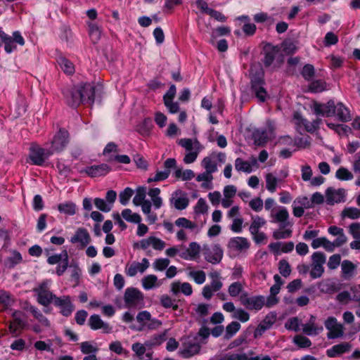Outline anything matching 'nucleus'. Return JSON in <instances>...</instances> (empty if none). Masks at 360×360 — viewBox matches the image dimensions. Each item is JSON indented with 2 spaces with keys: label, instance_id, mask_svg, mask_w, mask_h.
I'll return each instance as SVG.
<instances>
[{
  "label": "nucleus",
  "instance_id": "obj_1",
  "mask_svg": "<svg viewBox=\"0 0 360 360\" xmlns=\"http://www.w3.org/2000/svg\"><path fill=\"white\" fill-rule=\"evenodd\" d=\"M252 90L259 102L266 101L269 95L264 87V71L259 65H253L250 68Z\"/></svg>",
  "mask_w": 360,
  "mask_h": 360
},
{
  "label": "nucleus",
  "instance_id": "obj_2",
  "mask_svg": "<svg viewBox=\"0 0 360 360\" xmlns=\"http://www.w3.org/2000/svg\"><path fill=\"white\" fill-rule=\"evenodd\" d=\"M51 283L50 280H45L33 289L37 302L44 307L49 305L56 297L49 290Z\"/></svg>",
  "mask_w": 360,
  "mask_h": 360
},
{
  "label": "nucleus",
  "instance_id": "obj_3",
  "mask_svg": "<svg viewBox=\"0 0 360 360\" xmlns=\"http://www.w3.org/2000/svg\"><path fill=\"white\" fill-rule=\"evenodd\" d=\"M228 248L231 256H245L250 248V242L244 237H233L229 240Z\"/></svg>",
  "mask_w": 360,
  "mask_h": 360
},
{
  "label": "nucleus",
  "instance_id": "obj_4",
  "mask_svg": "<svg viewBox=\"0 0 360 360\" xmlns=\"http://www.w3.org/2000/svg\"><path fill=\"white\" fill-rule=\"evenodd\" d=\"M166 243L161 238L155 236H149L141 239L134 244V247L144 251H148L150 248L155 251H162L165 249Z\"/></svg>",
  "mask_w": 360,
  "mask_h": 360
},
{
  "label": "nucleus",
  "instance_id": "obj_5",
  "mask_svg": "<svg viewBox=\"0 0 360 360\" xmlns=\"http://www.w3.org/2000/svg\"><path fill=\"white\" fill-rule=\"evenodd\" d=\"M326 255L321 252H315L311 255V269L310 276L312 278L316 279L320 278L323 272V264L326 263Z\"/></svg>",
  "mask_w": 360,
  "mask_h": 360
},
{
  "label": "nucleus",
  "instance_id": "obj_6",
  "mask_svg": "<svg viewBox=\"0 0 360 360\" xmlns=\"http://www.w3.org/2000/svg\"><path fill=\"white\" fill-rule=\"evenodd\" d=\"M324 325L328 330L327 338L328 339H336L343 336V325L339 323L336 318L333 316L328 317L324 321Z\"/></svg>",
  "mask_w": 360,
  "mask_h": 360
},
{
  "label": "nucleus",
  "instance_id": "obj_7",
  "mask_svg": "<svg viewBox=\"0 0 360 360\" xmlns=\"http://www.w3.org/2000/svg\"><path fill=\"white\" fill-rule=\"evenodd\" d=\"M68 132L65 129H60L50 142L49 150L51 154L62 151L68 143Z\"/></svg>",
  "mask_w": 360,
  "mask_h": 360
},
{
  "label": "nucleus",
  "instance_id": "obj_8",
  "mask_svg": "<svg viewBox=\"0 0 360 360\" xmlns=\"http://www.w3.org/2000/svg\"><path fill=\"white\" fill-rule=\"evenodd\" d=\"M124 300L126 304L129 307H141L143 302V295L136 288H129L125 290Z\"/></svg>",
  "mask_w": 360,
  "mask_h": 360
},
{
  "label": "nucleus",
  "instance_id": "obj_9",
  "mask_svg": "<svg viewBox=\"0 0 360 360\" xmlns=\"http://www.w3.org/2000/svg\"><path fill=\"white\" fill-rule=\"evenodd\" d=\"M70 242L77 245L80 249L86 248L91 242V237L87 229L79 227L70 238Z\"/></svg>",
  "mask_w": 360,
  "mask_h": 360
},
{
  "label": "nucleus",
  "instance_id": "obj_10",
  "mask_svg": "<svg viewBox=\"0 0 360 360\" xmlns=\"http://www.w3.org/2000/svg\"><path fill=\"white\" fill-rule=\"evenodd\" d=\"M346 195L347 191L344 188L330 187L325 192L326 202L330 205L345 202Z\"/></svg>",
  "mask_w": 360,
  "mask_h": 360
},
{
  "label": "nucleus",
  "instance_id": "obj_11",
  "mask_svg": "<svg viewBox=\"0 0 360 360\" xmlns=\"http://www.w3.org/2000/svg\"><path fill=\"white\" fill-rule=\"evenodd\" d=\"M52 155L49 148H42L39 146H34L31 147L29 158L32 164L36 165H41L46 159Z\"/></svg>",
  "mask_w": 360,
  "mask_h": 360
},
{
  "label": "nucleus",
  "instance_id": "obj_12",
  "mask_svg": "<svg viewBox=\"0 0 360 360\" xmlns=\"http://www.w3.org/2000/svg\"><path fill=\"white\" fill-rule=\"evenodd\" d=\"M313 112L318 116L332 117L335 115V102L330 100L326 103L314 102L311 105Z\"/></svg>",
  "mask_w": 360,
  "mask_h": 360
},
{
  "label": "nucleus",
  "instance_id": "obj_13",
  "mask_svg": "<svg viewBox=\"0 0 360 360\" xmlns=\"http://www.w3.org/2000/svg\"><path fill=\"white\" fill-rule=\"evenodd\" d=\"M270 217L272 219L271 222L278 223L283 226H290L292 224L289 221V213L285 207L278 206L271 210Z\"/></svg>",
  "mask_w": 360,
  "mask_h": 360
},
{
  "label": "nucleus",
  "instance_id": "obj_14",
  "mask_svg": "<svg viewBox=\"0 0 360 360\" xmlns=\"http://www.w3.org/2000/svg\"><path fill=\"white\" fill-rule=\"evenodd\" d=\"M293 120L299 129H304L309 132L316 131L320 124L319 120H314L312 122H308L300 112H295L293 116Z\"/></svg>",
  "mask_w": 360,
  "mask_h": 360
},
{
  "label": "nucleus",
  "instance_id": "obj_15",
  "mask_svg": "<svg viewBox=\"0 0 360 360\" xmlns=\"http://www.w3.org/2000/svg\"><path fill=\"white\" fill-rule=\"evenodd\" d=\"M150 266L149 260L147 258H143L140 262H133L127 264L125 273L129 277L135 276L138 273L143 274Z\"/></svg>",
  "mask_w": 360,
  "mask_h": 360
},
{
  "label": "nucleus",
  "instance_id": "obj_16",
  "mask_svg": "<svg viewBox=\"0 0 360 360\" xmlns=\"http://www.w3.org/2000/svg\"><path fill=\"white\" fill-rule=\"evenodd\" d=\"M292 207L293 215L296 217H301L304 214L305 209L312 207V203L307 197L301 196L293 201Z\"/></svg>",
  "mask_w": 360,
  "mask_h": 360
},
{
  "label": "nucleus",
  "instance_id": "obj_17",
  "mask_svg": "<svg viewBox=\"0 0 360 360\" xmlns=\"http://www.w3.org/2000/svg\"><path fill=\"white\" fill-rule=\"evenodd\" d=\"M188 198L187 194L181 190L174 191L170 198V203L176 210H182L188 205Z\"/></svg>",
  "mask_w": 360,
  "mask_h": 360
},
{
  "label": "nucleus",
  "instance_id": "obj_18",
  "mask_svg": "<svg viewBox=\"0 0 360 360\" xmlns=\"http://www.w3.org/2000/svg\"><path fill=\"white\" fill-rule=\"evenodd\" d=\"M53 303L60 309V313L63 316H70L74 310V306L70 296L56 297Z\"/></svg>",
  "mask_w": 360,
  "mask_h": 360
},
{
  "label": "nucleus",
  "instance_id": "obj_19",
  "mask_svg": "<svg viewBox=\"0 0 360 360\" xmlns=\"http://www.w3.org/2000/svg\"><path fill=\"white\" fill-rule=\"evenodd\" d=\"M276 319L277 315L275 312L269 313L255 329L254 333L255 338H257L262 336L266 330L273 326Z\"/></svg>",
  "mask_w": 360,
  "mask_h": 360
},
{
  "label": "nucleus",
  "instance_id": "obj_20",
  "mask_svg": "<svg viewBox=\"0 0 360 360\" xmlns=\"http://www.w3.org/2000/svg\"><path fill=\"white\" fill-rule=\"evenodd\" d=\"M302 330L307 335L315 336L322 332L323 328L316 323V317L311 315L308 322L302 325Z\"/></svg>",
  "mask_w": 360,
  "mask_h": 360
},
{
  "label": "nucleus",
  "instance_id": "obj_21",
  "mask_svg": "<svg viewBox=\"0 0 360 360\" xmlns=\"http://www.w3.org/2000/svg\"><path fill=\"white\" fill-rule=\"evenodd\" d=\"M13 321L9 324V331L15 335L17 333L25 326V321L22 319L23 313L18 310H14L11 313Z\"/></svg>",
  "mask_w": 360,
  "mask_h": 360
},
{
  "label": "nucleus",
  "instance_id": "obj_22",
  "mask_svg": "<svg viewBox=\"0 0 360 360\" xmlns=\"http://www.w3.org/2000/svg\"><path fill=\"white\" fill-rule=\"evenodd\" d=\"M89 327L94 330H102L105 333H110L112 331V327L103 321L98 314L91 315L88 321Z\"/></svg>",
  "mask_w": 360,
  "mask_h": 360
},
{
  "label": "nucleus",
  "instance_id": "obj_23",
  "mask_svg": "<svg viewBox=\"0 0 360 360\" xmlns=\"http://www.w3.org/2000/svg\"><path fill=\"white\" fill-rule=\"evenodd\" d=\"M170 292L174 295L182 293L186 296H190L193 293V289L189 283L174 281L170 285Z\"/></svg>",
  "mask_w": 360,
  "mask_h": 360
},
{
  "label": "nucleus",
  "instance_id": "obj_24",
  "mask_svg": "<svg viewBox=\"0 0 360 360\" xmlns=\"http://www.w3.org/2000/svg\"><path fill=\"white\" fill-rule=\"evenodd\" d=\"M224 35L225 28L223 27L215 29L212 33L211 43L212 45L216 46L218 51L220 52L225 51V40L224 39H219Z\"/></svg>",
  "mask_w": 360,
  "mask_h": 360
},
{
  "label": "nucleus",
  "instance_id": "obj_25",
  "mask_svg": "<svg viewBox=\"0 0 360 360\" xmlns=\"http://www.w3.org/2000/svg\"><path fill=\"white\" fill-rule=\"evenodd\" d=\"M110 171V167L106 164H101L87 167L84 172L91 177L105 176Z\"/></svg>",
  "mask_w": 360,
  "mask_h": 360
},
{
  "label": "nucleus",
  "instance_id": "obj_26",
  "mask_svg": "<svg viewBox=\"0 0 360 360\" xmlns=\"http://www.w3.org/2000/svg\"><path fill=\"white\" fill-rule=\"evenodd\" d=\"M177 143L184 148L186 152L201 151L203 148L197 139L184 138L178 140Z\"/></svg>",
  "mask_w": 360,
  "mask_h": 360
},
{
  "label": "nucleus",
  "instance_id": "obj_27",
  "mask_svg": "<svg viewBox=\"0 0 360 360\" xmlns=\"http://www.w3.org/2000/svg\"><path fill=\"white\" fill-rule=\"evenodd\" d=\"M200 252V245L196 242H192L185 251L179 254V256L185 260H195L198 257Z\"/></svg>",
  "mask_w": 360,
  "mask_h": 360
},
{
  "label": "nucleus",
  "instance_id": "obj_28",
  "mask_svg": "<svg viewBox=\"0 0 360 360\" xmlns=\"http://www.w3.org/2000/svg\"><path fill=\"white\" fill-rule=\"evenodd\" d=\"M328 232L329 234L336 236L335 240L333 241L335 247H340L347 242V238L343 229L336 226H330L328 229Z\"/></svg>",
  "mask_w": 360,
  "mask_h": 360
},
{
  "label": "nucleus",
  "instance_id": "obj_29",
  "mask_svg": "<svg viewBox=\"0 0 360 360\" xmlns=\"http://www.w3.org/2000/svg\"><path fill=\"white\" fill-rule=\"evenodd\" d=\"M226 311L231 312L232 319H238L241 322L249 320V314L242 309H236L233 302H226Z\"/></svg>",
  "mask_w": 360,
  "mask_h": 360
},
{
  "label": "nucleus",
  "instance_id": "obj_30",
  "mask_svg": "<svg viewBox=\"0 0 360 360\" xmlns=\"http://www.w3.org/2000/svg\"><path fill=\"white\" fill-rule=\"evenodd\" d=\"M352 349V345L348 342H342L335 345L326 350V355L330 358H335L344 353L348 352Z\"/></svg>",
  "mask_w": 360,
  "mask_h": 360
},
{
  "label": "nucleus",
  "instance_id": "obj_31",
  "mask_svg": "<svg viewBox=\"0 0 360 360\" xmlns=\"http://www.w3.org/2000/svg\"><path fill=\"white\" fill-rule=\"evenodd\" d=\"M356 265L349 260H343L341 263L342 276L345 280L352 279L356 273Z\"/></svg>",
  "mask_w": 360,
  "mask_h": 360
},
{
  "label": "nucleus",
  "instance_id": "obj_32",
  "mask_svg": "<svg viewBox=\"0 0 360 360\" xmlns=\"http://www.w3.org/2000/svg\"><path fill=\"white\" fill-rule=\"evenodd\" d=\"M81 89L78 86H75L72 89L65 94V98L68 105L76 107L82 103L81 95Z\"/></svg>",
  "mask_w": 360,
  "mask_h": 360
},
{
  "label": "nucleus",
  "instance_id": "obj_33",
  "mask_svg": "<svg viewBox=\"0 0 360 360\" xmlns=\"http://www.w3.org/2000/svg\"><path fill=\"white\" fill-rule=\"evenodd\" d=\"M242 302L247 309L258 311L264 305V298L262 296H254L243 300Z\"/></svg>",
  "mask_w": 360,
  "mask_h": 360
},
{
  "label": "nucleus",
  "instance_id": "obj_34",
  "mask_svg": "<svg viewBox=\"0 0 360 360\" xmlns=\"http://www.w3.org/2000/svg\"><path fill=\"white\" fill-rule=\"evenodd\" d=\"M279 53V49L272 45L268 44L264 47V57L263 62L265 66L271 65Z\"/></svg>",
  "mask_w": 360,
  "mask_h": 360
},
{
  "label": "nucleus",
  "instance_id": "obj_35",
  "mask_svg": "<svg viewBox=\"0 0 360 360\" xmlns=\"http://www.w3.org/2000/svg\"><path fill=\"white\" fill-rule=\"evenodd\" d=\"M141 285L144 290H150L159 288L162 285V283L157 276L148 274L142 278Z\"/></svg>",
  "mask_w": 360,
  "mask_h": 360
},
{
  "label": "nucleus",
  "instance_id": "obj_36",
  "mask_svg": "<svg viewBox=\"0 0 360 360\" xmlns=\"http://www.w3.org/2000/svg\"><path fill=\"white\" fill-rule=\"evenodd\" d=\"M235 167L238 171L250 173L252 172L253 168L257 167V162L255 158H252L250 161H244L242 159L238 158L236 160Z\"/></svg>",
  "mask_w": 360,
  "mask_h": 360
},
{
  "label": "nucleus",
  "instance_id": "obj_37",
  "mask_svg": "<svg viewBox=\"0 0 360 360\" xmlns=\"http://www.w3.org/2000/svg\"><path fill=\"white\" fill-rule=\"evenodd\" d=\"M337 118L343 122L351 120L350 110L342 103H335V115Z\"/></svg>",
  "mask_w": 360,
  "mask_h": 360
},
{
  "label": "nucleus",
  "instance_id": "obj_38",
  "mask_svg": "<svg viewBox=\"0 0 360 360\" xmlns=\"http://www.w3.org/2000/svg\"><path fill=\"white\" fill-rule=\"evenodd\" d=\"M271 129H257L253 133V139L257 146H263L272 136Z\"/></svg>",
  "mask_w": 360,
  "mask_h": 360
},
{
  "label": "nucleus",
  "instance_id": "obj_39",
  "mask_svg": "<svg viewBox=\"0 0 360 360\" xmlns=\"http://www.w3.org/2000/svg\"><path fill=\"white\" fill-rule=\"evenodd\" d=\"M311 245L314 249H317L322 247L326 251L330 252L334 251L335 248H336L332 241H330L325 237L316 238L312 240Z\"/></svg>",
  "mask_w": 360,
  "mask_h": 360
},
{
  "label": "nucleus",
  "instance_id": "obj_40",
  "mask_svg": "<svg viewBox=\"0 0 360 360\" xmlns=\"http://www.w3.org/2000/svg\"><path fill=\"white\" fill-rule=\"evenodd\" d=\"M200 349L199 344L196 342L184 343L183 347L180 349V354L184 358H188L198 353Z\"/></svg>",
  "mask_w": 360,
  "mask_h": 360
},
{
  "label": "nucleus",
  "instance_id": "obj_41",
  "mask_svg": "<svg viewBox=\"0 0 360 360\" xmlns=\"http://www.w3.org/2000/svg\"><path fill=\"white\" fill-rule=\"evenodd\" d=\"M81 89V95L83 102L93 103L94 99V88L91 84H84L78 85Z\"/></svg>",
  "mask_w": 360,
  "mask_h": 360
},
{
  "label": "nucleus",
  "instance_id": "obj_42",
  "mask_svg": "<svg viewBox=\"0 0 360 360\" xmlns=\"http://www.w3.org/2000/svg\"><path fill=\"white\" fill-rule=\"evenodd\" d=\"M22 261L21 254L15 250L10 251V256L4 260V266L8 269L14 268Z\"/></svg>",
  "mask_w": 360,
  "mask_h": 360
},
{
  "label": "nucleus",
  "instance_id": "obj_43",
  "mask_svg": "<svg viewBox=\"0 0 360 360\" xmlns=\"http://www.w3.org/2000/svg\"><path fill=\"white\" fill-rule=\"evenodd\" d=\"M264 178L266 181V188L270 193H274L276 191L279 184L282 181L281 179L278 178L273 173H267Z\"/></svg>",
  "mask_w": 360,
  "mask_h": 360
},
{
  "label": "nucleus",
  "instance_id": "obj_44",
  "mask_svg": "<svg viewBox=\"0 0 360 360\" xmlns=\"http://www.w3.org/2000/svg\"><path fill=\"white\" fill-rule=\"evenodd\" d=\"M292 224L288 226L279 225V228L273 232V238L276 240L285 239L291 237L292 236Z\"/></svg>",
  "mask_w": 360,
  "mask_h": 360
},
{
  "label": "nucleus",
  "instance_id": "obj_45",
  "mask_svg": "<svg viewBox=\"0 0 360 360\" xmlns=\"http://www.w3.org/2000/svg\"><path fill=\"white\" fill-rule=\"evenodd\" d=\"M251 219L252 221L249 227L250 233H257V231L266 224V221L263 217L258 215L252 216Z\"/></svg>",
  "mask_w": 360,
  "mask_h": 360
},
{
  "label": "nucleus",
  "instance_id": "obj_46",
  "mask_svg": "<svg viewBox=\"0 0 360 360\" xmlns=\"http://www.w3.org/2000/svg\"><path fill=\"white\" fill-rule=\"evenodd\" d=\"M0 38L4 43V49L6 53H11L16 49V46L12 37L6 34L1 28H0Z\"/></svg>",
  "mask_w": 360,
  "mask_h": 360
},
{
  "label": "nucleus",
  "instance_id": "obj_47",
  "mask_svg": "<svg viewBox=\"0 0 360 360\" xmlns=\"http://www.w3.org/2000/svg\"><path fill=\"white\" fill-rule=\"evenodd\" d=\"M341 217L352 220L358 219L360 218V209L356 207H346L341 212Z\"/></svg>",
  "mask_w": 360,
  "mask_h": 360
},
{
  "label": "nucleus",
  "instance_id": "obj_48",
  "mask_svg": "<svg viewBox=\"0 0 360 360\" xmlns=\"http://www.w3.org/2000/svg\"><path fill=\"white\" fill-rule=\"evenodd\" d=\"M160 194V189L158 188H150L148 192V195L150 198L152 203L155 209H160L163 203Z\"/></svg>",
  "mask_w": 360,
  "mask_h": 360
},
{
  "label": "nucleus",
  "instance_id": "obj_49",
  "mask_svg": "<svg viewBox=\"0 0 360 360\" xmlns=\"http://www.w3.org/2000/svg\"><path fill=\"white\" fill-rule=\"evenodd\" d=\"M240 20L244 21L242 30L246 36H252L257 30L256 25L250 22V18L247 15H243L239 18Z\"/></svg>",
  "mask_w": 360,
  "mask_h": 360
},
{
  "label": "nucleus",
  "instance_id": "obj_50",
  "mask_svg": "<svg viewBox=\"0 0 360 360\" xmlns=\"http://www.w3.org/2000/svg\"><path fill=\"white\" fill-rule=\"evenodd\" d=\"M28 309L32 314L35 319L41 324L44 328H49L51 326L50 321L45 317L42 313L35 307L30 306Z\"/></svg>",
  "mask_w": 360,
  "mask_h": 360
},
{
  "label": "nucleus",
  "instance_id": "obj_51",
  "mask_svg": "<svg viewBox=\"0 0 360 360\" xmlns=\"http://www.w3.org/2000/svg\"><path fill=\"white\" fill-rule=\"evenodd\" d=\"M208 205L205 199L200 198L193 207L194 217L196 219L201 214H205L208 212Z\"/></svg>",
  "mask_w": 360,
  "mask_h": 360
},
{
  "label": "nucleus",
  "instance_id": "obj_52",
  "mask_svg": "<svg viewBox=\"0 0 360 360\" xmlns=\"http://www.w3.org/2000/svg\"><path fill=\"white\" fill-rule=\"evenodd\" d=\"M223 257V251L218 247L213 248L212 250L209 252L206 256V259L212 264L219 262Z\"/></svg>",
  "mask_w": 360,
  "mask_h": 360
},
{
  "label": "nucleus",
  "instance_id": "obj_53",
  "mask_svg": "<svg viewBox=\"0 0 360 360\" xmlns=\"http://www.w3.org/2000/svg\"><path fill=\"white\" fill-rule=\"evenodd\" d=\"M89 34L94 43H96L101 39V28L94 22H89Z\"/></svg>",
  "mask_w": 360,
  "mask_h": 360
},
{
  "label": "nucleus",
  "instance_id": "obj_54",
  "mask_svg": "<svg viewBox=\"0 0 360 360\" xmlns=\"http://www.w3.org/2000/svg\"><path fill=\"white\" fill-rule=\"evenodd\" d=\"M122 217H123L127 221L134 224H139L141 221V216L133 212L130 209H124L122 211Z\"/></svg>",
  "mask_w": 360,
  "mask_h": 360
},
{
  "label": "nucleus",
  "instance_id": "obj_55",
  "mask_svg": "<svg viewBox=\"0 0 360 360\" xmlns=\"http://www.w3.org/2000/svg\"><path fill=\"white\" fill-rule=\"evenodd\" d=\"M58 210L60 212L74 215L76 213V205L72 202H65L58 205Z\"/></svg>",
  "mask_w": 360,
  "mask_h": 360
},
{
  "label": "nucleus",
  "instance_id": "obj_56",
  "mask_svg": "<svg viewBox=\"0 0 360 360\" xmlns=\"http://www.w3.org/2000/svg\"><path fill=\"white\" fill-rule=\"evenodd\" d=\"M202 166L206 172L212 174L217 170V162L214 157H205L202 161Z\"/></svg>",
  "mask_w": 360,
  "mask_h": 360
},
{
  "label": "nucleus",
  "instance_id": "obj_57",
  "mask_svg": "<svg viewBox=\"0 0 360 360\" xmlns=\"http://www.w3.org/2000/svg\"><path fill=\"white\" fill-rule=\"evenodd\" d=\"M58 63L63 72L66 74H73L75 72V66L72 62L64 57L58 59Z\"/></svg>",
  "mask_w": 360,
  "mask_h": 360
},
{
  "label": "nucleus",
  "instance_id": "obj_58",
  "mask_svg": "<svg viewBox=\"0 0 360 360\" xmlns=\"http://www.w3.org/2000/svg\"><path fill=\"white\" fill-rule=\"evenodd\" d=\"M188 276L199 285L202 284L206 279V274L202 270H189L188 271Z\"/></svg>",
  "mask_w": 360,
  "mask_h": 360
},
{
  "label": "nucleus",
  "instance_id": "obj_59",
  "mask_svg": "<svg viewBox=\"0 0 360 360\" xmlns=\"http://www.w3.org/2000/svg\"><path fill=\"white\" fill-rule=\"evenodd\" d=\"M151 318L150 314L147 311H142L136 316V320L141 324L139 327L131 326V328L136 330H142L146 321H150Z\"/></svg>",
  "mask_w": 360,
  "mask_h": 360
},
{
  "label": "nucleus",
  "instance_id": "obj_60",
  "mask_svg": "<svg viewBox=\"0 0 360 360\" xmlns=\"http://www.w3.org/2000/svg\"><path fill=\"white\" fill-rule=\"evenodd\" d=\"M293 342L300 348H308L311 345V340L302 335H297L293 338Z\"/></svg>",
  "mask_w": 360,
  "mask_h": 360
},
{
  "label": "nucleus",
  "instance_id": "obj_61",
  "mask_svg": "<svg viewBox=\"0 0 360 360\" xmlns=\"http://www.w3.org/2000/svg\"><path fill=\"white\" fill-rule=\"evenodd\" d=\"M80 349L83 354H89L96 353L98 349L97 346L91 342H83L80 344Z\"/></svg>",
  "mask_w": 360,
  "mask_h": 360
},
{
  "label": "nucleus",
  "instance_id": "obj_62",
  "mask_svg": "<svg viewBox=\"0 0 360 360\" xmlns=\"http://www.w3.org/2000/svg\"><path fill=\"white\" fill-rule=\"evenodd\" d=\"M146 189L144 187H139L136 190V193L133 198V204L135 206L142 205L146 200Z\"/></svg>",
  "mask_w": 360,
  "mask_h": 360
},
{
  "label": "nucleus",
  "instance_id": "obj_63",
  "mask_svg": "<svg viewBox=\"0 0 360 360\" xmlns=\"http://www.w3.org/2000/svg\"><path fill=\"white\" fill-rule=\"evenodd\" d=\"M167 338V331L160 334L155 335L148 341L146 342L148 346H155L162 344Z\"/></svg>",
  "mask_w": 360,
  "mask_h": 360
},
{
  "label": "nucleus",
  "instance_id": "obj_64",
  "mask_svg": "<svg viewBox=\"0 0 360 360\" xmlns=\"http://www.w3.org/2000/svg\"><path fill=\"white\" fill-rule=\"evenodd\" d=\"M278 271L280 274L284 276L288 277L291 274V266L286 259H281L278 262Z\"/></svg>",
  "mask_w": 360,
  "mask_h": 360
}]
</instances>
